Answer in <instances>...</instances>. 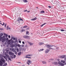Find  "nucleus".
I'll list each match as a JSON object with an SVG mask.
<instances>
[{
  "instance_id": "nucleus-1",
  "label": "nucleus",
  "mask_w": 66,
  "mask_h": 66,
  "mask_svg": "<svg viewBox=\"0 0 66 66\" xmlns=\"http://www.w3.org/2000/svg\"><path fill=\"white\" fill-rule=\"evenodd\" d=\"M46 47H47L48 48H49V49H51V50H55V47L54 48H51L52 47H53V46H54V47H56V46L54 45H46Z\"/></svg>"
},
{
  "instance_id": "nucleus-2",
  "label": "nucleus",
  "mask_w": 66,
  "mask_h": 66,
  "mask_svg": "<svg viewBox=\"0 0 66 66\" xmlns=\"http://www.w3.org/2000/svg\"><path fill=\"white\" fill-rule=\"evenodd\" d=\"M5 60L3 58H1V60H0V66H2L3 64H5Z\"/></svg>"
},
{
  "instance_id": "nucleus-3",
  "label": "nucleus",
  "mask_w": 66,
  "mask_h": 66,
  "mask_svg": "<svg viewBox=\"0 0 66 66\" xmlns=\"http://www.w3.org/2000/svg\"><path fill=\"white\" fill-rule=\"evenodd\" d=\"M5 55L7 57V59L9 61H12V60H11V59L10 57V55H9L7 54H6V53H5Z\"/></svg>"
},
{
  "instance_id": "nucleus-4",
  "label": "nucleus",
  "mask_w": 66,
  "mask_h": 66,
  "mask_svg": "<svg viewBox=\"0 0 66 66\" xmlns=\"http://www.w3.org/2000/svg\"><path fill=\"white\" fill-rule=\"evenodd\" d=\"M5 36H3L2 38V43H4V42H5L6 40V38H5Z\"/></svg>"
},
{
  "instance_id": "nucleus-5",
  "label": "nucleus",
  "mask_w": 66,
  "mask_h": 66,
  "mask_svg": "<svg viewBox=\"0 0 66 66\" xmlns=\"http://www.w3.org/2000/svg\"><path fill=\"white\" fill-rule=\"evenodd\" d=\"M23 38H25V39H29L30 38V36H27V35H25L23 36Z\"/></svg>"
},
{
  "instance_id": "nucleus-6",
  "label": "nucleus",
  "mask_w": 66,
  "mask_h": 66,
  "mask_svg": "<svg viewBox=\"0 0 66 66\" xmlns=\"http://www.w3.org/2000/svg\"><path fill=\"white\" fill-rule=\"evenodd\" d=\"M27 64L28 65H29L30 64H31L32 63V62H31L30 60H28L27 61Z\"/></svg>"
},
{
  "instance_id": "nucleus-7",
  "label": "nucleus",
  "mask_w": 66,
  "mask_h": 66,
  "mask_svg": "<svg viewBox=\"0 0 66 66\" xmlns=\"http://www.w3.org/2000/svg\"><path fill=\"white\" fill-rule=\"evenodd\" d=\"M17 21H21H21H23L22 19H21V18L20 17L18 18V19H17Z\"/></svg>"
},
{
  "instance_id": "nucleus-8",
  "label": "nucleus",
  "mask_w": 66,
  "mask_h": 66,
  "mask_svg": "<svg viewBox=\"0 0 66 66\" xmlns=\"http://www.w3.org/2000/svg\"><path fill=\"white\" fill-rule=\"evenodd\" d=\"M9 55H12V56H13L14 55V53H13V52H9Z\"/></svg>"
},
{
  "instance_id": "nucleus-9",
  "label": "nucleus",
  "mask_w": 66,
  "mask_h": 66,
  "mask_svg": "<svg viewBox=\"0 0 66 66\" xmlns=\"http://www.w3.org/2000/svg\"><path fill=\"white\" fill-rule=\"evenodd\" d=\"M58 64H59L60 65H61V66H63L64 65V64H63V63L60 62V61H59L58 62Z\"/></svg>"
},
{
  "instance_id": "nucleus-10",
  "label": "nucleus",
  "mask_w": 66,
  "mask_h": 66,
  "mask_svg": "<svg viewBox=\"0 0 66 66\" xmlns=\"http://www.w3.org/2000/svg\"><path fill=\"white\" fill-rule=\"evenodd\" d=\"M50 51V50H49L47 49L45 51V53H48Z\"/></svg>"
},
{
  "instance_id": "nucleus-11",
  "label": "nucleus",
  "mask_w": 66,
  "mask_h": 66,
  "mask_svg": "<svg viewBox=\"0 0 66 66\" xmlns=\"http://www.w3.org/2000/svg\"><path fill=\"white\" fill-rule=\"evenodd\" d=\"M44 44V43H43V42H40L39 43L38 45L39 46H41V45H43Z\"/></svg>"
},
{
  "instance_id": "nucleus-12",
  "label": "nucleus",
  "mask_w": 66,
  "mask_h": 66,
  "mask_svg": "<svg viewBox=\"0 0 66 66\" xmlns=\"http://www.w3.org/2000/svg\"><path fill=\"white\" fill-rule=\"evenodd\" d=\"M14 47V44H11L10 46V47H11V48H13Z\"/></svg>"
},
{
  "instance_id": "nucleus-13",
  "label": "nucleus",
  "mask_w": 66,
  "mask_h": 66,
  "mask_svg": "<svg viewBox=\"0 0 66 66\" xmlns=\"http://www.w3.org/2000/svg\"><path fill=\"white\" fill-rule=\"evenodd\" d=\"M28 43L29 44L30 46H32L33 45V43H32L30 42H28Z\"/></svg>"
},
{
  "instance_id": "nucleus-14",
  "label": "nucleus",
  "mask_w": 66,
  "mask_h": 66,
  "mask_svg": "<svg viewBox=\"0 0 66 66\" xmlns=\"http://www.w3.org/2000/svg\"><path fill=\"white\" fill-rule=\"evenodd\" d=\"M17 46H18V44L17 43L15 44L14 45V47H17Z\"/></svg>"
},
{
  "instance_id": "nucleus-15",
  "label": "nucleus",
  "mask_w": 66,
  "mask_h": 66,
  "mask_svg": "<svg viewBox=\"0 0 66 66\" xmlns=\"http://www.w3.org/2000/svg\"><path fill=\"white\" fill-rule=\"evenodd\" d=\"M36 19H37V18H36V17H35V18H34V19H31V20H35Z\"/></svg>"
},
{
  "instance_id": "nucleus-16",
  "label": "nucleus",
  "mask_w": 66,
  "mask_h": 66,
  "mask_svg": "<svg viewBox=\"0 0 66 66\" xmlns=\"http://www.w3.org/2000/svg\"><path fill=\"white\" fill-rule=\"evenodd\" d=\"M65 56H66V55H62L60 56V57L61 58H64Z\"/></svg>"
},
{
  "instance_id": "nucleus-17",
  "label": "nucleus",
  "mask_w": 66,
  "mask_h": 66,
  "mask_svg": "<svg viewBox=\"0 0 66 66\" xmlns=\"http://www.w3.org/2000/svg\"><path fill=\"white\" fill-rule=\"evenodd\" d=\"M10 42V45H12V44H13L14 43V41L13 40L11 41Z\"/></svg>"
},
{
  "instance_id": "nucleus-18",
  "label": "nucleus",
  "mask_w": 66,
  "mask_h": 66,
  "mask_svg": "<svg viewBox=\"0 0 66 66\" xmlns=\"http://www.w3.org/2000/svg\"><path fill=\"white\" fill-rule=\"evenodd\" d=\"M23 1L24 3H26L28 2V1L26 0H23Z\"/></svg>"
},
{
  "instance_id": "nucleus-19",
  "label": "nucleus",
  "mask_w": 66,
  "mask_h": 66,
  "mask_svg": "<svg viewBox=\"0 0 66 66\" xmlns=\"http://www.w3.org/2000/svg\"><path fill=\"white\" fill-rule=\"evenodd\" d=\"M15 48H12L11 49V51H13V52H15Z\"/></svg>"
},
{
  "instance_id": "nucleus-20",
  "label": "nucleus",
  "mask_w": 66,
  "mask_h": 66,
  "mask_svg": "<svg viewBox=\"0 0 66 66\" xmlns=\"http://www.w3.org/2000/svg\"><path fill=\"white\" fill-rule=\"evenodd\" d=\"M58 64V63L56 62H55L53 63V64H54V65H57Z\"/></svg>"
},
{
  "instance_id": "nucleus-21",
  "label": "nucleus",
  "mask_w": 66,
  "mask_h": 66,
  "mask_svg": "<svg viewBox=\"0 0 66 66\" xmlns=\"http://www.w3.org/2000/svg\"><path fill=\"white\" fill-rule=\"evenodd\" d=\"M26 35H29V32L28 31H26Z\"/></svg>"
},
{
  "instance_id": "nucleus-22",
  "label": "nucleus",
  "mask_w": 66,
  "mask_h": 66,
  "mask_svg": "<svg viewBox=\"0 0 66 66\" xmlns=\"http://www.w3.org/2000/svg\"><path fill=\"white\" fill-rule=\"evenodd\" d=\"M7 44H8V45H11L10 41H9L7 42Z\"/></svg>"
},
{
  "instance_id": "nucleus-23",
  "label": "nucleus",
  "mask_w": 66,
  "mask_h": 66,
  "mask_svg": "<svg viewBox=\"0 0 66 66\" xmlns=\"http://www.w3.org/2000/svg\"><path fill=\"white\" fill-rule=\"evenodd\" d=\"M46 23H43V24H42L40 26L41 27H43V26H44V25H45V24H46Z\"/></svg>"
},
{
  "instance_id": "nucleus-24",
  "label": "nucleus",
  "mask_w": 66,
  "mask_h": 66,
  "mask_svg": "<svg viewBox=\"0 0 66 66\" xmlns=\"http://www.w3.org/2000/svg\"><path fill=\"white\" fill-rule=\"evenodd\" d=\"M21 54V52H19V53H18V55H20Z\"/></svg>"
},
{
  "instance_id": "nucleus-25",
  "label": "nucleus",
  "mask_w": 66,
  "mask_h": 66,
  "mask_svg": "<svg viewBox=\"0 0 66 66\" xmlns=\"http://www.w3.org/2000/svg\"><path fill=\"white\" fill-rule=\"evenodd\" d=\"M44 50V49H40V50H38V51L39 52H40V51H43Z\"/></svg>"
},
{
  "instance_id": "nucleus-26",
  "label": "nucleus",
  "mask_w": 66,
  "mask_h": 66,
  "mask_svg": "<svg viewBox=\"0 0 66 66\" xmlns=\"http://www.w3.org/2000/svg\"><path fill=\"white\" fill-rule=\"evenodd\" d=\"M40 13H45V11L43 10L42 11H41L40 12Z\"/></svg>"
},
{
  "instance_id": "nucleus-27",
  "label": "nucleus",
  "mask_w": 66,
  "mask_h": 66,
  "mask_svg": "<svg viewBox=\"0 0 66 66\" xmlns=\"http://www.w3.org/2000/svg\"><path fill=\"white\" fill-rule=\"evenodd\" d=\"M42 62L43 64H46V62H45V61H42Z\"/></svg>"
},
{
  "instance_id": "nucleus-28",
  "label": "nucleus",
  "mask_w": 66,
  "mask_h": 66,
  "mask_svg": "<svg viewBox=\"0 0 66 66\" xmlns=\"http://www.w3.org/2000/svg\"><path fill=\"white\" fill-rule=\"evenodd\" d=\"M7 65V63H5L4 65H3V66H6V65Z\"/></svg>"
},
{
  "instance_id": "nucleus-29",
  "label": "nucleus",
  "mask_w": 66,
  "mask_h": 66,
  "mask_svg": "<svg viewBox=\"0 0 66 66\" xmlns=\"http://www.w3.org/2000/svg\"><path fill=\"white\" fill-rule=\"evenodd\" d=\"M24 31H25V30L24 29H22V30L21 31V32H24Z\"/></svg>"
},
{
  "instance_id": "nucleus-30",
  "label": "nucleus",
  "mask_w": 66,
  "mask_h": 66,
  "mask_svg": "<svg viewBox=\"0 0 66 66\" xmlns=\"http://www.w3.org/2000/svg\"><path fill=\"white\" fill-rule=\"evenodd\" d=\"M3 35V34L2 33H1L0 34V36H2Z\"/></svg>"
},
{
  "instance_id": "nucleus-31",
  "label": "nucleus",
  "mask_w": 66,
  "mask_h": 66,
  "mask_svg": "<svg viewBox=\"0 0 66 66\" xmlns=\"http://www.w3.org/2000/svg\"><path fill=\"white\" fill-rule=\"evenodd\" d=\"M26 56H31V55H26Z\"/></svg>"
},
{
  "instance_id": "nucleus-32",
  "label": "nucleus",
  "mask_w": 66,
  "mask_h": 66,
  "mask_svg": "<svg viewBox=\"0 0 66 66\" xmlns=\"http://www.w3.org/2000/svg\"><path fill=\"white\" fill-rule=\"evenodd\" d=\"M0 24H2V26H4V23L3 22V24H2V23H0Z\"/></svg>"
},
{
  "instance_id": "nucleus-33",
  "label": "nucleus",
  "mask_w": 66,
  "mask_h": 66,
  "mask_svg": "<svg viewBox=\"0 0 66 66\" xmlns=\"http://www.w3.org/2000/svg\"><path fill=\"white\" fill-rule=\"evenodd\" d=\"M9 26H7L6 28L7 30H9Z\"/></svg>"
},
{
  "instance_id": "nucleus-34",
  "label": "nucleus",
  "mask_w": 66,
  "mask_h": 66,
  "mask_svg": "<svg viewBox=\"0 0 66 66\" xmlns=\"http://www.w3.org/2000/svg\"><path fill=\"white\" fill-rule=\"evenodd\" d=\"M27 27V26H24L23 27V28H26Z\"/></svg>"
},
{
  "instance_id": "nucleus-35",
  "label": "nucleus",
  "mask_w": 66,
  "mask_h": 66,
  "mask_svg": "<svg viewBox=\"0 0 66 66\" xmlns=\"http://www.w3.org/2000/svg\"><path fill=\"white\" fill-rule=\"evenodd\" d=\"M6 24H6V23L5 24H4L5 27H6Z\"/></svg>"
},
{
  "instance_id": "nucleus-36",
  "label": "nucleus",
  "mask_w": 66,
  "mask_h": 66,
  "mask_svg": "<svg viewBox=\"0 0 66 66\" xmlns=\"http://www.w3.org/2000/svg\"><path fill=\"white\" fill-rule=\"evenodd\" d=\"M3 57L5 59H6V57L5 56H3Z\"/></svg>"
},
{
  "instance_id": "nucleus-37",
  "label": "nucleus",
  "mask_w": 66,
  "mask_h": 66,
  "mask_svg": "<svg viewBox=\"0 0 66 66\" xmlns=\"http://www.w3.org/2000/svg\"><path fill=\"white\" fill-rule=\"evenodd\" d=\"M6 40H7L6 41V42H7V40H9V38H7L6 39Z\"/></svg>"
},
{
  "instance_id": "nucleus-38",
  "label": "nucleus",
  "mask_w": 66,
  "mask_h": 66,
  "mask_svg": "<svg viewBox=\"0 0 66 66\" xmlns=\"http://www.w3.org/2000/svg\"><path fill=\"white\" fill-rule=\"evenodd\" d=\"M10 57L11 59H13V57L12 56H10Z\"/></svg>"
},
{
  "instance_id": "nucleus-39",
  "label": "nucleus",
  "mask_w": 66,
  "mask_h": 66,
  "mask_svg": "<svg viewBox=\"0 0 66 66\" xmlns=\"http://www.w3.org/2000/svg\"><path fill=\"white\" fill-rule=\"evenodd\" d=\"M60 30L61 31H65V30H64L63 29H61Z\"/></svg>"
},
{
  "instance_id": "nucleus-40",
  "label": "nucleus",
  "mask_w": 66,
  "mask_h": 66,
  "mask_svg": "<svg viewBox=\"0 0 66 66\" xmlns=\"http://www.w3.org/2000/svg\"><path fill=\"white\" fill-rule=\"evenodd\" d=\"M14 52V53H15V54H17V52H16V51Z\"/></svg>"
},
{
  "instance_id": "nucleus-41",
  "label": "nucleus",
  "mask_w": 66,
  "mask_h": 66,
  "mask_svg": "<svg viewBox=\"0 0 66 66\" xmlns=\"http://www.w3.org/2000/svg\"><path fill=\"white\" fill-rule=\"evenodd\" d=\"M17 51L18 52H19V49H18V48H17Z\"/></svg>"
},
{
  "instance_id": "nucleus-42",
  "label": "nucleus",
  "mask_w": 66,
  "mask_h": 66,
  "mask_svg": "<svg viewBox=\"0 0 66 66\" xmlns=\"http://www.w3.org/2000/svg\"><path fill=\"white\" fill-rule=\"evenodd\" d=\"M14 58H15L16 57V55H14L13 56Z\"/></svg>"
},
{
  "instance_id": "nucleus-43",
  "label": "nucleus",
  "mask_w": 66,
  "mask_h": 66,
  "mask_svg": "<svg viewBox=\"0 0 66 66\" xmlns=\"http://www.w3.org/2000/svg\"><path fill=\"white\" fill-rule=\"evenodd\" d=\"M18 47H20L21 45H18Z\"/></svg>"
},
{
  "instance_id": "nucleus-44",
  "label": "nucleus",
  "mask_w": 66,
  "mask_h": 66,
  "mask_svg": "<svg viewBox=\"0 0 66 66\" xmlns=\"http://www.w3.org/2000/svg\"><path fill=\"white\" fill-rule=\"evenodd\" d=\"M27 11V10H25L24 11V12H26Z\"/></svg>"
},
{
  "instance_id": "nucleus-45",
  "label": "nucleus",
  "mask_w": 66,
  "mask_h": 66,
  "mask_svg": "<svg viewBox=\"0 0 66 66\" xmlns=\"http://www.w3.org/2000/svg\"><path fill=\"white\" fill-rule=\"evenodd\" d=\"M17 21L16 22H18L19 23H20V21Z\"/></svg>"
},
{
  "instance_id": "nucleus-46",
  "label": "nucleus",
  "mask_w": 66,
  "mask_h": 66,
  "mask_svg": "<svg viewBox=\"0 0 66 66\" xmlns=\"http://www.w3.org/2000/svg\"><path fill=\"white\" fill-rule=\"evenodd\" d=\"M48 7H49V8H51V6H48Z\"/></svg>"
},
{
  "instance_id": "nucleus-47",
  "label": "nucleus",
  "mask_w": 66,
  "mask_h": 66,
  "mask_svg": "<svg viewBox=\"0 0 66 66\" xmlns=\"http://www.w3.org/2000/svg\"><path fill=\"white\" fill-rule=\"evenodd\" d=\"M8 36L7 35H6V36H5V37H6V38H7V37Z\"/></svg>"
},
{
  "instance_id": "nucleus-48",
  "label": "nucleus",
  "mask_w": 66,
  "mask_h": 66,
  "mask_svg": "<svg viewBox=\"0 0 66 66\" xmlns=\"http://www.w3.org/2000/svg\"><path fill=\"white\" fill-rule=\"evenodd\" d=\"M65 63V61H63V63L64 64Z\"/></svg>"
},
{
  "instance_id": "nucleus-49",
  "label": "nucleus",
  "mask_w": 66,
  "mask_h": 66,
  "mask_svg": "<svg viewBox=\"0 0 66 66\" xmlns=\"http://www.w3.org/2000/svg\"><path fill=\"white\" fill-rule=\"evenodd\" d=\"M4 34V35H5V36H6L7 35V34L5 33Z\"/></svg>"
},
{
  "instance_id": "nucleus-50",
  "label": "nucleus",
  "mask_w": 66,
  "mask_h": 66,
  "mask_svg": "<svg viewBox=\"0 0 66 66\" xmlns=\"http://www.w3.org/2000/svg\"><path fill=\"white\" fill-rule=\"evenodd\" d=\"M22 44H24V42L23 41L22 42Z\"/></svg>"
},
{
  "instance_id": "nucleus-51",
  "label": "nucleus",
  "mask_w": 66,
  "mask_h": 66,
  "mask_svg": "<svg viewBox=\"0 0 66 66\" xmlns=\"http://www.w3.org/2000/svg\"><path fill=\"white\" fill-rule=\"evenodd\" d=\"M8 37H9V38H10V37H11V36H10V35H9L8 36Z\"/></svg>"
},
{
  "instance_id": "nucleus-52",
  "label": "nucleus",
  "mask_w": 66,
  "mask_h": 66,
  "mask_svg": "<svg viewBox=\"0 0 66 66\" xmlns=\"http://www.w3.org/2000/svg\"><path fill=\"white\" fill-rule=\"evenodd\" d=\"M15 38H13V40H15Z\"/></svg>"
},
{
  "instance_id": "nucleus-53",
  "label": "nucleus",
  "mask_w": 66,
  "mask_h": 66,
  "mask_svg": "<svg viewBox=\"0 0 66 66\" xmlns=\"http://www.w3.org/2000/svg\"><path fill=\"white\" fill-rule=\"evenodd\" d=\"M19 42L20 43H21V41L20 40H19Z\"/></svg>"
},
{
  "instance_id": "nucleus-54",
  "label": "nucleus",
  "mask_w": 66,
  "mask_h": 66,
  "mask_svg": "<svg viewBox=\"0 0 66 66\" xmlns=\"http://www.w3.org/2000/svg\"><path fill=\"white\" fill-rule=\"evenodd\" d=\"M18 63L19 64H20V63H21V62H18Z\"/></svg>"
},
{
  "instance_id": "nucleus-55",
  "label": "nucleus",
  "mask_w": 66,
  "mask_h": 66,
  "mask_svg": "<svg viewBox=\"0 0 66 66\" xmlns=\"http://www.w3.org/2000/svg\"><path fill=\"white\" fill-rule=\"evenodd\" d=\"M14 38V37L13 36H12V38H11L12 39H13V38Z\"/></svg>"
},
{
  "instance_id": "nucleus-56",
  "label": "nucleus",
  "mask_w": 66,
  "mask_h": 66,
  "mask_svg": "<svg viewBox=\"0 0 66 66\" xmlns=\"http://www.w3.org/2000/svg\"><path fill=\"white\" fill-rule=\"evenodd\" d=\"M28 59H31V57H28Z\"/></svg>"
},
{
  "instance_id": "nucleus-57",
  "label": "nucleus",
  "mask_w": 66,
  "mask_h": 66,
  "mask_svg": "<svg viewBox=\"0 0 66 66\" xmlns=\"http://www.w3.org/2000/svg\"><path fill=\"white\" fill-rule=\"evenodd\" d=\"M5 60L6 61H7V58H6V59H5Z\"/></svg>"
},
{
  "instance_id": "nucleus-58",
  "label": "nucleus",
  "mask_w": 66,
  "mask_h": 66,
  "mask_svg": "<svg viewBox=\"0 0 66 66\" xmlns=\"http://www.w3.org/2000/svg\"><path fill=\"white\" fill-rule=\"evenodd\" d=\"M8 29H11V28L9 27V28H8Z\"/></svg>"
},
{
  "instance_id": "nucleus-59",
  "label": "nucleus",
  "mask_w": 66,
  "mask_h": 66,
  "mask_svg": "<svg viewBox=\"0 0 66 66\" xmlns=\"http://www.w3.org/2000/svg\"><path fill=\"white\" fill-rule=\"evenodd\" d=\"M25 57H26V58H28V57L26 56Z\"/></svg>"
},
{
  "instance_id": "nucleus-60",
  "label": "nucleus",
  "mask_w": 66,
  "mask_h": 66,
  "mask_svg": "<svg viewBox=\"0 0 66 66\" xmlns=\"http://www.w3.org/2000/svg\"><path fill=\"white\" fill-rule=\"evenodd\" d=\"M27 13H29V12H30V11H27Z\"/></svg>"
},
{
  "instance_id": "nucleus-61",
  "label": "nucleus",
  "mask_w": 66,
  "mask_h": 66,
  "mask_svg": "<svg viewBox=\"0 0 66 66\" xmlns=\"http://www.w3.org/2000/svg\"><path fill=\"white\" fill-rule=\"evenodd\" d=\"M61 62L62 63H63V60H61Z\"/></svg>"
},
{
  "instance_id": "nucleus-62",
  "label": "nucleus",
  "mask_w": 66,
  "mask_h": 66,
  "mask_svg": "<svg viewBox=\"0 0 66 66\" xmlns=\"http://www.w3.org/2000/svg\"><path fill=\"white\" fill-rule=\"evenodd\" d=\"M15 41H16V42H17V39H15Z\"/></svg>"
},
{
  "instance_id": "nucleus-63",
  "label": "nucleus",
  "mask_w": 66,
  "mask_h": 66,
  "mask_svg": "<svg viewBox=\"0 0 66 66\" xmlns=\"http://www.w3.org/2000/svg\"><path fill=\"white\" fill-rule=\"evenodd\" d=\"M22 47H24V45H22Z\"/></svg>"
},
{
  "instance_id": "nucleus-64",
  "label": "nucleus",
  "mask_w": 66,
  "mask_h": 66,
  "mask_svg": "<svg viewBox=\"0 0 66 66\" xmlns=\"http://www.w3.org/2000/svg\"><path fill=\"white\" fill-rule=\"evenodd\" d=\"M1 29V30H2V29Z\"/></svg>"
}]
</instances>
